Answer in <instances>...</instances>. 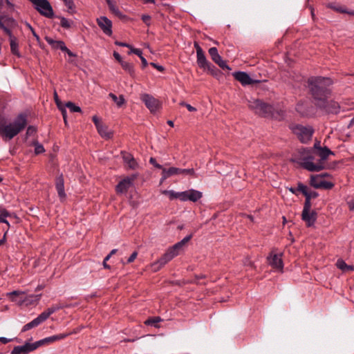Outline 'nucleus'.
Returning a JSON list of instances; mask_svg holds the SVG:
<instances>
[{"mask_svg": "<svg viewBox=\"0 0 354 354\" xmlns=\"http://www.w3.org/2000/svg\"><path fill=\"white\" fill-rule=\"evenodd\" d=\"M28 123V115L25 113H19L8 124L0 122V136L4 140H10L24 130Z\"/></svg>", "mask_w": 354, "mask_h": 354, "instance_id": "f257e3e1", "label": "nucleus"}, {"mask_svg": "<svg viewBox=\"0 0 354 354\" xmlns=\"http://www.w3.org/2000/svg\"><path fill=\"white\" fill-rule=\"evenodd\" d=\"M308 84L310 93L316 102L318 101L323 102V99L328 97L330 95L328 87L333 84V80L329 77H311L308 78Z\"/></svg>", "mask_w": 354, "mask_h": 354, "instance_id": "f03ea898", "label": "nucleus"}, {"mask_svg": "<svg viewBox=\"0 0 354 354\" xmlns=\"http://www.w3.org/2000/svg\"><path fill=\"white\" fill-rule=\"evenodd\" d=\"M299 163L304 169L309 171H319L326 168L317 159V154L314 149H302Z\"/></svg>", "mask_w": 354, "mask_h": 354, "instance_id": "7ed1b4c3", "label": "nucleus"}, {"mask_svg": "<svg viewBox=\"0 0 354 354\" xmlns=\"http://www.w3.org/2000/svg\"><path fill=\"white\" fill-rule=\"evenodd\" d=\"M248 103L249 108L256 114L265 118H272L274 116L276 110L272 104L258 99L250 100Z\"/></svg>", "mask_w": 354, "mask_h": 354, "instance_id": "20e7f679", "label": "nucleus"}, {"mask_svg": "<svg viewBox=\"0 0 354 354\" xmlns=\"http://www.w3.org/2000/svg\"><path fill=\"white\" fill-rule=\"evenodd\" d=\"M192 238V234H190L183 238L180 241H178L171 247L169 248L166 252L161 257L162 260L167 263L175 257L178 256L180 252L184 250L186 244Z\"/></svg>", "mask_w": 354, "mask_h": 354, "instance_id": "39448f33", "label": "nucleus"}, {"mask_svg": "<svg viewBox=\"0 0 354 354\" xmlns=\"http://www.w3.org/2000/svg\"><path fill=\"white\" fill-rule=\"evenodd\" d=\"M290 128L303 143H306L310 140L314 132L311 127H304L301 124H292Z\"/></svg>", "mask_w": 354, "mask_h": 354, "instance_id": "423d86ee", "label": "nucleus"}, {"mask_svg": "<svg viewBox=\"0 0 354 354\" xmlns=\"http://www.w3.org/2000/svg\"><path fill=\"white\" fill-rule=\"evenodd\" d=\"M40 15L47 18L54 17L53 9L48 0H29Z\"/></svg>", "mask_w": 354, "mask_h": 354, "instance_id": "0eeeda50", "label": "nucleus"}, {"mask_svg": "<svg viewBox=\"0 0 354 354\" xmlns=\"http://www.w3.org/2000/svg\"><path fill=\"white\" fill-rule=\"evenodd\" d=\"M310 206H308V202L304 203L301 213V219L306 223L307 227H312L315 225L317 213L315 210L310 211Z\"/></svg>", "mask_w": 354, "mask_h": 354, "instance_id": "6e6552de", "label": "nucleus"}, {"mask_svg": "<svg viewBox=\"0 0 354 354\" xmlns=\"http://www.w3.org/2000/svg\"><path fill=\"white\" fill-rule=\"evenodd\" d=\"M323 101V103L321 101L315 102L316 106L328 113L337 114L339 112L340 106L337 102L333 100L328 101L327 97H324Z\"/></svg>", "mask_w": 354, "mask_h": 354, "instance_id": "1a4fd4ad", "label": "nucleus"}, {"mask_svg": "<svg viewBox=\"0 0 354 354\" xmlns=\"http://www.w3.org/2000/svg\"><path fill=\"white\" fill-rule=\"evenodd\" d=\"M140 99L151 113L156 112L161 106L160 101L149 94H142Z\"/></svg>", "mask_w": 354, "mask_h": 354, "instance_id": "9d476101", "label": "nucleus"}, {"mask_svg": "<svg viewBox=\"0 0 354 354\" xmlns=\"http://www.w3.org/2000/svg\"><path fill=\"white\" fill-rule=\"evenodd\" d=\"M45 40L53 49H60L62 51L66 53L70 57H76V55L66 47L63 41L54 40L50 37H46Z\"/></svg>", "mask_w": 354, "mask_h": 354, "instance_id": "9b49d317", "label": "nucleus"}, {"mask_svg": "<svg viewBox=\"0 0 354 354\" xmlns=\"http://www.w3.org/2000/svg\"><path fill=\"white\" fill-rule=\"evenodd\" d=\"M203 196V193L200 191L190 189L187 191L181 192L180 201L196 202Z\"/></svg>", "mask_w": 354, "mask_h": 354, "instance_id": "f8f14e48", "label": "nucleus"}, {"mask_svg": "<svg viewBox=\"0 0 354 354\" xmlns=\"http://www.w3.org/2000/svg\"><path fill=\"white\" fill-rule=\"evenodd\" d=\"M194 46L196 50L197 64L201 68L205 70L210 62L207 60L205 53L200 45L197 42H194Z\"/></svg>", "mask_w": 354, "mask_h": 354, "instance_id": "ddd939ff", "label": "nucleus"}, {"mask_svg": "<svg viewBox=\"0 0 354 354\" xmlns=\"http://www.w3.org/2000/svg\"><path fill=\"white\" fill-rule=\"evenodd\" d=\"M96 21L97 25L106 35H112V21L110 19L106 17L102 16L97 18Z\"/></svg>", "mask_w": 354, "mask_h": 354, "instance_id": "4468645a", "label": "nucleus"}, {"mask_svg": "<svg viewBox=\"0 0 354 354\" xmlns=\"http://www.w3.org/2000/svg\"><path fill=\"white\" fill-rule=\"evenodd\" d=\"M209 54L212 59L218 64L222 69L231 70V68L223 60L222 57L218 53V50L216 47H212L209 49Z\"/></svg>", "mask_w": 354, "mask_h": 354, "instance_id": "2eb2a0df", "label": "nucleus"}, {"mask_svg": "<svg viewBox=\"0 0 354 354\" xmlns=\"http://www.w3.org/2000/svg\"><path fill=\"white\" fill-rule=\"evenodd\" d=\"M71 334H72V333H64L44 338L42 339L37 341V346L39 347L44 344H52L55 342L62 340L66 337H68Z\"/></svg>", "mask_w": 354, "mask_h": 354, "instance_id": "dca6fc26", "label": "nucleus"}, {"mask_svg": "<svg viewBox=\"0 0 354 354\" xmlns=\"http://www.w3.org/2000/svg\"><path fill=\"white\" fill-rule=\"evenodd\" d=\"M37 348H39V346H37V342L34 343L26 342L23 346H15L12 350V354H20L21 353L27 354L35 351Z\"/></svg>", "mask_w": 354, "mask_h": 354, "instance_id": "f3484780", "label": "nucleus"}, {"mask_svg": "<svg viewBox=\"0 0 354 354\" xmlns=\"http://www.w3.org/2000/svg\"><path fill=\"white\" fill-rule=\"evenodd\" d=\"M136 178L135 176L127 177L119 182L116 185L115 190L117 193L124 194L133 185V182Z\"/></svg>", "mask_w": 354, "mask_h": 354, "instance_id": "a211bd4d", "label": "nucleus"}, {"mask_svg": "<svg viewBox=\"0 0 354 354\" xmlns=\"http://www.w3.org/2000/svg\"><path fill=\"white\" fill-rule=\"evenodd\" d=\"M282 254H270L268 257V263L275 269L282 271L283 268V263L281 259Z\"/></svg>", "mask_w": 354, "mask_h": 354, "instance_id": "6ab92c4d", "label": "nucleus"}, {"mask_svg": "<svg viewBox=\"0 0 354 354\" xmlns=\"http://www.w3.org/2000/svg\"><path fill=\"white\" fill-rule=\"evenodd\" d=\"M233 76L243 86L252 84L256 82L253 80L247 73L243 71L234 72Z\"/></svg>", "mask_w": 354, "mask_h": 354, "instance_id": "aec40b11", "label": "nucleus"}, {"mask_svg": "<svg viewBox=\"0 0 354 354\" xmlns=\"http://www.w3.org/2000/svg\"><path fill=\"white\" fill-rule=\"evenodd\" d=\"M319 160L322 165H325V162L330 155H334V153L327 147H319V151H316Z\"/></svg>", "mask_w": 354, "mask_h": 354, "instance_id": "412c9836", "label": "nucleus"}, {"mask_svg": "<svg viewBox=\"0 0 354 354\" xmlns=\"http://www.w3.org/2000/svg\"><path fill=\"white\" fill-rule=\"evenodd\" d=\"M46 320L44 319L42 315L40 314L36 318H35L32 321H31L30 322L25 324L23 326L21 331L22 332H26V331H27V330H30V329H31L32 328L37 327L39 324H41V323H43Z\"/></svg>", "mask_w": 354, "mask_h": 354, "instance_id": "4be33fe9", "label": "nucleus"}, {"mask_svg": "<svg viewBox=\"0 0 354 354\" xmlns=\"http://www.w3.org/2000/svg\"><path fill=\"white\" fill-rule=\"evenodd\" d=\"M109 10L120 19H124L126 16L120 10L115 2L113 0H106Z\"/></svg>", "mask_w": 354, "mask_h": 354, "instance_id": "5701e85b", "label": "nucleus"}, {"mask_svg": "<svg viewBox=\"0 0 354 354\" xmlns=\"http://www.w3.org/2000/svg\"><path fill=\"white\" fill-rule=\"evenodd\" d=\"M55 187L58 196L60 198H64L66 196V194L64 191V180L62 174L56 178Z\"/></svg>", "mask_w": 354, "mask_h": 354, "instance_id": "b1692460", "label": "nucleus"}, {"mask_svg": "<svg viewBox=\"0 0 354 354\" xmlns=\"http://www.w3.org/2000/svg\"><path fill=\"white\" fill-rule=\"evenodd\" d=\"M162 177L160 180V183L162 184L167 178L177 175L178 168L171 167L168 169L162 167Z\"/></svg>", "mask_w": 354, "mask_h": 354, "instance_id": "393cba45", "label": "nucleus"}, {"mask_svg": "<svg viewBox=\"0 0 354 354\" xmlns=\"http://www.w3.org/2000/svg\"><path fill=\"white\" fill-rule=\"evenodd\" d=\"M122 154L124 162L128 165L129 168L135 169L138 167V165L136 159L131 153L122 152Z\"/></svg>", "mask_w": 354, "mask_h": 354, "instance_id": "a878e982", "label": "nucleus"}, {"mask_svg": "<svg viewBox=\"0 0 354 354\" xmlns=\"http://www.w3.org/2000/svg\"><path fill=\"white\" fill-rule=\"evenodd\" d=\"M10 39V50L13 55L20 57L19 44L17 38L12 33L8 35Z\"/></svg>", "mask_w": 354, "mask_h": 354, "instance_id": "bb28decb", "label": "nucleus"}, {"mask_svg": "<svg viewBox=\"0 0 354 354\" xmlns=\"http://www.w3.org/2000/svg\"><path fill=\"white\" fill-rule=\"evenodd\" d=\"M64 308L63 305L61 304H55L53 305L48 308H47L46 310L42 312L41 315L44 317L45 320H46L52 314L55 313L56 311L62 309Z\"/></svg>", "mask_w": 354, "mask_h": 354, "instance_id": "cd10ccee", "label": "nucleus"}, {"mask_svg": "<svg viewBox=\"0 0 354 354\" xmlns=\"http://www.w3.org/2000/svg\"><path fill=\"white\" fill-rule=\"evenodd\" d=\"M99 134L104 138L109 139L112 136V132L110 131L108 127L104 124L97 128Z\"/></svg>", "mask_w": 354, "mask_h": 354, "instance_id": "c85d7f7f", "label": "nucleus"}, {"mask_svg": "<svg viewBox=\"0 0 354 354\" xmlns=\"http://www.w3.org/2000/svg\"><path fill=\"white\" fill-rule=\"evenodd\" d=\"M205 70H207L212 76L217 79H219L222 76L221 71L211 63Z\"/></svg>", "mask_w": 354, "mask_h": 354, "instance_id": "c756f323", "label": "nucleus"}, {"mask_svg": "<svg viewBox=\"0 0 354 354\" xmlns=\"http://www.w3.org/2000/svg\"><path fill=\"white\" fill-rule=\"evenodd\" d=\"M323 180L320 176H311L310 177V185L316 189L322 188L321 185L323 183Z\"/></svg>", "mask_w": 354, "mask_h": 354, "instance_id": "7c9ffc66", "label": "nucleus"}, {"mask_svg": "<svg viewBox=\"0 0 354 354\" xmlns=\"http://www.w3.org/2000/svg\"><path fill=\"white\" fill-rule=\"evenodd\" d=\"M120 64L122 68L126 71L131 77H135L136 73L133 65L131 63L124 61Z\"/></svg>", "mask_w": 354, "mask_h": 354, "instance_id": "2f4dec72", "label": "nucleus"}, {"mask_svg": "<svg viewBox=\"0 0 354 354\" xmlns=\"http://www.w3.org/2000/svg\"><path fill=\"white\" fill-rule=\"evenodd\" d=\"M109 96L113 100V101H114L116 103V104L119 107L122 106L125 102L124 97L122 95H120V97H118L115 94L110 93L109 94Z\"/></svg>", "mask_w": 354, "mask_h": 354, "instance_id": "473e14b6", "label": "nucleus"}, {"mask_svg": "<svg viewBox=\"0 0 354 354\" xmlns=\"http://www.w3.org/2000/svg\"><path fill=\"white\" fill-rule=\"evenodd\" d=\"M165 195H167L170 200H174L176 198H178L180 200L181 198V192H176L173 190H164L162 192Z\"/></svg>", "mask_w": 354, "mask_h": 354, "instance_id": "72a5a7b5", "label": "nucleus"}, {"mask_svg": "<svg viewBox=\"0 0 354 354\" xmlns=\"http://www.w3.org/2000/svg\"><path fill=\"white\" fill-rule=\"evenodd\" d=\"M165 264H166V263L164 262L162 260V257H160L156 261H155L151 264V270L153 272H157L159 270H160L161 268H162Z\"/></svg>", "mask_w": 354, "mask_h": 354, "instance_id": "f704fd0d", "label": "nucleus"}, {"mask_svg": "<svg viewBox=\"0 0 354 354\" xmlns=\"http://www.w3.org/2000/svg\"><path fill=\"white\" fill-rule=\"evenodd\" d=\"M57 17L60 19V26L64 28L68 29L73 24V21L72 20L60 16H57Z\"/></svg>", "mask_w": 354, "mask_h": 354, "instance_id": "c9c22d12", "label": "nucleus"}, {"mask_svg": "<svg viewBox=\"0 0 354 354\" xmlns=\"http://www.w3.org/2000/svg\"><path fill=\"white\" fill-rule=\"evenodd\" d=\"M177 175H190L195 176V171L193 168L192 169H180L178 168Z\"/></svg>", "mask_w": 354, "mask_h": 354, "instance_id": "e433bc0d", "label": "nucleus"}, {"mask_svg": "<svg viewBox=\"0 0 354 354\" xmlns=\"http://www.w3.org/2000/svg\"><path fill=\"white\" fill-rule=\"evenodd\" d=\"M161 318L160 317H154L152 318H149L145 322V324L148 326H153L155 327L157 326V324L161 321Z\"/></svg>", "mask_w": 354, "mask_h": 354, "instance_id": "4c0bfd02", "label": "nucleus"}, {"mask_svg": "<svg viewBox=\"0 0 354 354\" xmlns=\"http://www.w3.org/2000/svg\"><path fill=\"white\" fill-rule=\"evenodd\" d=\"M66 107L69 109V110L73 112H81V108L78 106H76L73 102H68L65 104Z\"/></svg>", "mask_w": 354, "mask_h": 354, "instance_id": "58836bf2", "label": "nucleus"}, {"mask_svg": "<svg viewBox=\"0 0 354 354\" xmlns=\"http://www.w3.org/2000/svg\"><path fill=\"white\" fill-rule=\"evenodd\" d=\"M318 196V193L316 192H308L307 195L305 196L306 199L304 203L308 202V206L311 207V198H315Z\"/></svg>", "mask_w": 354, "mask_h": 354, "instance_id": "ea45409f", "label": "nucleus"}, {"mask_svg": "<svg viewBox=\"0 0 354 354\" xmlns=\"http://www.w3.org/2000/svg\"><path fill=\"white\" fill-rule=\"evenodd\" d=\"M35 145V154H40L45 151V149L42 145L39 144L38 142L34 143Z\"/></svg>", "mask_w": 354, "mask_h": 354, "instance_id": "a19ab883", "label": "nucleus"}, {"mask_svg": "<svg viewBox=\"0 0 354 354\" xmlns=\"http://www.w3.org/2000/svg\"><path fill=\"white\" fill-rule=\"evenodd\" d=\"M297 191L301 192L304 196L307 195L308 187L301 183L297 184Z\"/></svg>", "mask_w": 354, "mask_h": 354, "instance_id": "79ce46f5", "label": "nucleus"}, {"mask_svg": "<svg viewBox=\"0 0 354 354\" xmlns=\"http://www.w3.org/2000/svg\"><path fill=\"white\" fill-rule=\"evenodd\" d=\"M337 267L342 271H346L348 265L342 259H338L337 261Z\"/></svg>", "mask_w": 354, "mask_h": 354, "instance_id": "37998d69", "label": "nucleus"}, {"mask_svg": "<svg viewBox=\"0 0 354 354\" xmlns=\"http://www.w3.org/2000/svg\"><path fill=\"white\" fill-rule=\"evenodd\" d=\"M321 186L323 189H330L334 187V184L331 182L324 180Z\"/></svg>", "mask_w": 354, "mask_h": 354, "instance_id": "c03bdc74", "label": "nucleus"}, {"mask_svg": "<svg viewBox=\"0 0 354 354\" xmlns=\"http://www.w3.org/2000/svg\"><path fill=\"white\" fill-rule=\"evenodd\" d=\"M65 6L68 8L69 10H71V12H73L74 8V3L73 0H63Z\"/></svg>", "mask_w": 354, "mask_h": 354, "instance_id": "a18cd8bd", "label": "nucleus"}, {"mask_svg": "<svg viewBox=\"0 0 354 354\" xmlns=\"http://www.w3.org/2000/svg\"><path fill=\"white\" fill-rule=\"evenodd\" d=\"M36 131H37V129L35 127L28 126L26 129V136H30L33 135L34 133H35Z\"/></svg>", "mask_w": 354, "mask_h": 354, "instance_id": "49530a36", "label": "nucleus"}, {"mask_svg": "<svg viewBox=\"0 0 354 354\" xmlns=\"http://www.w3.org/2000/svg\"><path fill=\"white\" fill-rule=\"evenodd\" d=\"M0 28L2 29L8 35L12 33L11 30L7 28L2 22V17H0Z\"/></svg>", "mask_w": 354, "mask_h": 354, "instance_id": "de8ad7c7", "label": "nucleus"}, {"mask_svg": "<svg viewBox=\"0 0 354 354\" xmlns=\"http://www.w3.org/2000/svg\"><path fill=\"white\" fill-rule=\"evenodd\" d=\"M330 8H333L334 10L340 12V13H344L347 12V9L342 6H330Z\"/></svg>", "mask_w": 354, "mask_h": 354, "instance_id": "09e8293b", "label": "nucleus"}, {"mask_svg": "<svg viewBox=\"0 0 354 354\" xmlns=\"http://www.w3.org/2000/svg\"><path fill=\"white\" fill-rule=\"evenodd\" d=\"M143 22L147 26H149L151 24V17L148 15H143L141 17Z\"/></svg>", "mask_w": 354, "mask_h": 354, "instance_id": "8fccbe9b", "label": "nucleus"}, {"mask_svg": "<svg viewBox=\"0 0 354 354\" xmlns=\"http://www.w3.org/2000/svg\"><path fill=\"white\" fill-rule=\"evenodd\" d=\"M149 162L153 165L156 168H158V169H161L162 166L160 164H158L156 159L153 157H151L150 159H149Z\"/></svg>", "mask_w": 354, "mask_h": 354, "instance_id": "3c124183", "label": "nucleus"}, {"mask_svg": "<svg viewBox=\"0 0 354 354\" xmlns=\"http://www.w3.org/2000/svg\"><path fill=\"white\" fill-rule=\"evenodd\" d=\"M137 256H138V252H136V251H135V252H133L131 254V256L128 258V259H127V263H130L133 262V261L136 259V258L137 257Z\"/></svg>", "mask_w": 354, "mask_h": 354, "instance_id": "603ef678", "label": "nucleus"}, {"mask_svg": "<svg viewBox=\"0 0 354 354\" xmlns=\"http://www.w3.org/2000/svg\"><path fill=\"white\" fill-rule=\"evenodd\" d=\"M93 122H94L96 128H97L98 127L102 125L103 124L100 121L99 118L96 116V115H94L93 116Z\"/></svg>", "mask_w": 354, "mask_h": 354, "instance_id": "864d4df0", "label": "nucleus"}, {"mask_svg": "<svg viewBox=\"0 0 354 354\" xmlns=\"http://www.w3.org/2000/svg\"><path fill=\"white\" fill-rule=\"evenodd\" d=\"M131 53L138 55L140 57V59L141 58V57H143L142 52L139 48H132Z\"/></svg>", "mask_w": 354, "mask_h": 354, "instance_id": "5fc2aeb1", "label": "nucleus"}, {"mask_svg": "<svg viewBox=\"0 0 354 354\" xmlns=\"http://www.w3.org/2000/svg\"><path fill=\"white\" fill-rule=\"evenodd\" d=\"M27 26L28 27V28L30 30L31 32L32 33V35L35 37V39L39 41V35L36 33V32L35 31L34 28L30 26V24H27Z\"/></svg>", "mask_w": 354, "mask_h": 354, "instance_id": "6e6d98bb", "label": "nucleus"}, {"mask_svg": "<svg viewBox=\"0 0 354 354\" xmlns=\"http://www.w3.org/2000/svg\"><path fill=\"white\" fill-rule=\"evenodd\" d=\"M150 64L154 67L155 68H156L158 71H160V72H162L165 68L162 66H160V65H158L156 63H153V62H151L150 63Z\"/></svg>", "mask_w": 354, "mask_h": 354, "instance_id": "4d7b16f0", "label": "nucleus"}, {"mask_svg": "<svg viewBox=\"0 0 354 354\" xmlns=\"http://www.w3.org/2000/svg\"><path fill=\"white\" fill-rule=\"evenodd\" d=\"M113 57H115V59L117 61H118L120 62V64H121L122 62H124L122 60V57L120 56V55L118 53L115 52V51L113 53Z\"/></svg>", "mask_w": 354, "mask_h": 354, "instance_id": "13d9d810", "label": "nucleus"}, {"mask_svg": "<svg viewBox=\"0 0 354 354\" xmlns=\"http://www.w3.org/2000/svg\"><path fill=\"white\" fill-rule=\"evenodd\" d=\"M59 109H61L62 115L63 116L64 123H65V124H67L66 110L64 108H59Z\"/></svg>", "mask_w": 354, "mask_h": 354, "instance_id": "bf43d9fd", "label": "nucleus"}, {"mask_svg": "<svg viewBox=\"0 0 354 354\" xmlns=\"http://www.w3.org/2000/svg\"><path fill=\"white\" fill-rule=\"evenodd\" d=\"M0 215L3 216H10V213L5 208L0 206Z\"/></svg>", "mask_w": 354, "mask_h": 354, "instance_id": "052dcab7", "label": "nucleus"}, {"mask_svg": "<svg viewBox=\"0 0 354 354\" xmlns=\"http://www.w3.org/2000/svg\"><path fill=\"white\" fill-rule=\"evenodd\" d=\"M54 98H55V102H56V104H57V106H58L59 108H61V107H60V106H61V102H60V101L59 100L58 95H57V92H56V91H55V93H54Z\"/></svg>", "mask_w": 354, "mask_h": 354, "instance_id": "680f3d73", "label": "nucleus"}, {"mask_svg": "<svg viewBox=\"0 0 354 354\" xmlns=\"http://www.w3.org/2000/svg\"><path fill=\"white\" fill-rule=\"evenodd\" d=\"M11 340H12L11 339H8V338H6L4 337H0V343L3 344H6L10 342Z\"/></svg>", "mask_w": 354, "mask_h": 354, "instance_id": "e2e57ef3", "label": "nucleus"}, {"mask_svg": "<svg viewBox=\"0 0 354 354\" xmlns=\"http://www.w3.org/2000/svg\"><path fill=\"white\" fill-rule=\"evenodd\" d=\"M140 60H141V62H142V67L143 68L147 67V65H148V62H147V59L144 57H141Z\"/></svg>", "mask_w": 354, "mask_h": 354, "instance_id": "0e129e2a", "label": "nucleus"}, {"mask_svg": "<svg viewBox=\"0 0 354 354\" xmlns=\"http://www.w3.org/2000/svg\"><path fill=\"white\" fill-rule=\"evenodd\" d=\"M115 44L118 46H123V47L129 46V44L122 42V41H115Z\"/></svg>", "mask_w": 354, "mask_h": 354, "instance_id": "69168bd1", "label": "nucleus"}, {"mask_svg": "<svg viewBox=\"0 0 354 354\" xmlns=\"http://www.w3.org/2000/svg\"><path fill=\"white\" fill-rule=\"evenodd\" d=\"M186 108L190 112H194V111H196V109L195 107L192 106V105H190L189 104H186Z\"/></svg>", "mask_w": 354, "mask_h": 354, "instance_id": "338daca9", "label": "nucleus"}, {"mask_svg": "<svg viewBox=\"0 0 354 354\" xmlns=\"http://www.w3.org/2000/svg\"><path fill=\"white\" fill-rule=\"evenodd\" d=\"M348 207L351 211H354V201L348 202Z\"/></svg>", "mask_w": 354, "mask_h": 354, "instance_id": "774afa93", "label": "nucleus"}]
</instances>
